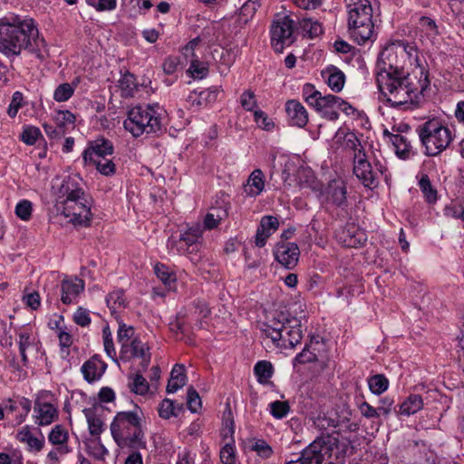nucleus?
<instances>
[{"mask_svg": "<svg viewBox=\"0 0 464 464\" xmlns=\"http://www.w3.org/2000/svg\"><path fill=\"white\" fill-rule=\"evenodd\" d=\"M423 406L424 402L420 395L411 394L401 403L399 413L410 416L420 411Z\"/></svg>", "mask_w": 464, "mask_h": 464, "instance_id": "c756f323", "label": "nucleus"}, {"mask_svg": "<svg viewBox=\"0 0 464 464\" xmlns=\"http://www.w3.org/2000/svg\"><path fill=\"white\" fill-rule=\"evenodd\" d=\"M73 322L82 327L88 326L91 322L90 311L83 307H78L73 314Z\"/></svg>", "mask_w": 464, "mask_h": 464, "instance_id": "bf43d9fd", "label": "nucleus"}, {"mask_svg": "<svg viewBox=\"0 0 464 464\" xmlns=\"http://www.w3.org/2000/svg\"><path fill=\"white\" fill-rule=\"evenodd\" d=\"M383 171L384 168L382 165H379L374 170L365 154H360L357 159L353 160V173L365 187H375L379 174L382 175Z\"/></svg>", "mask_w": 464, "mask_h": 464, "instance_id": "4468645a", "label": "nucleus"}, {"mask_svg": "<svg viewBox=\"0 0 464 464\" xmlns=\"http://www.w3.org/2000/svg\"><path fill=\"white\" fill-rule=\"evenodd\" d=\"M202 230L198 225L179 234V237H170L167 242L169 251L174 255L196 253L199 249Z\"/></svg>", "mask_w": 464, "mask_h": 464, "instance_id": "9b49d317", "label": "nucleus"}, {"mask_svg": "<svg viewBox=\"0 0 464 464\" xmlns=\"http://www.w3.org/2000/svg\"><path fill=\"white\" fill-rule=\"evenodd\" d=\"M180 410L179 406H175L172 400L164 399L159 406V415L160 418L168 420L172 416H177V411Z\"/></svg>", "mask_w": 464, "mask_h": 464, "instance_id": "49530a36", "label": "nucleus"}, {"mask_svg": "<svg viewBox=\"0 0 464 464\" xmlns=\"http://www.w3.org/2000/svg\"><path fill=\"white\" fill-rule=\"evenodd\" d=\"M154 272L158 278L167 285H170V284L176 280L175 275L171 273L169 268L163 264H157L154 267Z\"/></svg>", "mask_w": 464, "mask_h": 464, "instance_id": "5fc2aeb1", "label": "nucleus"}, {"mask_svg": "<svg viewBox=\"0 0 464 464\" xmlns=\"http://www.w3.org/2000/svg\"><path fill=\"white\" fill-rule=\"evenodd\" d=\"M84 281L79 277L64 278L61 283V301L64 304L74 303L84 289Z\"/></svg>", "mask_w": 464, "mask_h": 464, "instance_id": "6ab92c4d", "label": "nucleus"}, {"mask_svg": "<svg viewBox=\"0 0 464 464\" xmlns=\"http://www.w3.org/2000/svg\"><path fill=\"white\" fill-rule=\"evenodd\" d=\"M16 439L20 442L26 444L27 450L31 452L41 451L45 444L44 435L40 434L39 437H35L27 425L17 431Z\"/></svg>", "mask_w": 464, "mask_h": 464, "instance_id": "a878e982", "label": "nucleus"}, {"mask_svg": "<svg viewBox=\"0 0 464 464\" xmlns=\"http://www.w3.org/2000/svg\"><path fill=\"white\" fill-rule=\"evenodd\" d=\"M113 153L112 143L104 138H98L89 142L88 148L83 151L82 158L85 163L94 161L111 155Z\"/></svg>", "mask_w": 464, "mask_h": 464, "instance_id": "a211bd4d", "label": "nucleus"}, {"mask_svg": "<svg viewBox=\"0 0 464 464\" xmlns=\"http://www.w3.org/2000/svg\"><path fill=\"white\" fill-rule=\"evenodd\" d=\"M60 191L64 198L62 201L63 214L73 224L88 226L92 218L91 208L79 184L68 178L63 181Z\"/></svg>", "mask_w": 464, "mask_h": 464, "instance_id": "39448f33", "label": "nucleus"}, {"mask_svg": "<svg viewBox=\"0 0 464 464\" xmlns=\"http://www.w3.org/2000/svg\"><path fill=\"white\" fill-rule=\"evenodd\" d=\"M251 450L264 459H269L274 453L272 447L264 440H256L251 445Z\"/></svg>", "mask_w": 464, "mask_h": 464, "instance_id": "3c124183", "label": "nucleus"}, {"mask_svg": "<svg viewBox=\"0 0 464 464\" xmlns=\"http://www.w3.org/2000/svg\"><path fill=\"white\" fill-rule=\"evenodd\" d=\"M397 46L385 47L379 54L376 82L380 92L392 107L419 102L420 96L430 86L429 72L420 69V77L411 76L393 63Z\"/></svg>", "mask_w": 464, "mask_h": 464, "instance_id": "f257e3e1", "label": "nucleus"}, {"mask_svg": "<svg viewBox=\"0 0 464 464\" xmlns=\"http://www.w3.org/2000/svg\"><path fill=\"white\" fill-rule=\"evenodd\" d=\"M344 142L346 149L353 152V160L357 159V156L360 154H365L361 141L353 133L347 134Z\"/></svg>", "mask_w": 464, "mask_h": 464, "instance_id": "603ef678", "label": "nucleus"}, {"mask_svg": "<svg viewBox=\"0 0 464 464\" xmlns=\"http://www.w3.org/2000/svg\"><path fill=\"white\" fill-rule=\"evenodd\" d=\"M187 376L182 364H175L170 372V378L167 385V392H176L186 384Z\"/></svg>", "mask_w": 464, "mask_h": 464, "instance_id": "c85d7f7f", "label": "nucleus"}, {"mask_svg": "<svg viewBox=\"0 0 464 464\" xmlns=\"http://www.w3.org/2000/svg\"><path fill=\"white\" fill-rule=\"evenodd\" d=\"M44 47L45 41L39 36L33 19L17 15L0 18V53L6 58L14 59L24 50L40 56Z\"/></svg>", "mask_w": 464, "mask_h": 464, "instance_id": "f03ea898", "label": "nucleus"}, {"mask_svg": "<svg viewBox=\"0 0 464 464\" xmlns=\"http://www.w3.org/2000/svg\"><path fill=\"white\" fill-rule=\"evenodd\" d=\"M146 420L142 410L135 406L131 411H119L110 425L111 437L121 450L147 449Z\"/></svg>", "mask_w": 464, "mask_h": 464, "instance_id": "7ed1b4c3", "label": "nucleus"}, {"mask_svg": "<svg viewBox=\"0 0 464 464\" xmlns=\"http://www.w3.org/2000/svg\"><path fill=\"white\" fill-rule=\"evenodd\" d=\"M279 222L276 218L265 216L262 218L257 227L255 244L258 247H263L268 237L278 229Z\"/></svg>", "mask_w": 464, "mask_h": 464, "instance_id": "5701e85b", "label": "nucleus"}, {"mask_svg": "<svg viewBox=\"0 0 464 464\" xmlns=\"http://www.w3.org/2000/svg\"><path fill=\"white\" fill-rule=\"evenodd\" d=\"M419 187L428 203L432 204L437 200V190L432 187L427 175L421 177Z\"/></svg>", "mask_w": 464, "mask_h": 464, "instance_id": "a19ab883", "label": "nucleus"}, {"mask_svg": "<svg viewBox=\"0 0 464 464\" xmlns=\"http://www.w3.org/2000/svg\"><path fill=\"white\" fill-rule=\"evenodd\" d=\"M48 441L53 446V449L47 454V459L57 462L61 456L72 452L70 446V435L68 430L62 424L54 425L48 433Z\"/></svg>", "mask_w": 464, "mask_h": 464, "instance_id": "f8f14e48", "label": "nucleus"}, {"mask_svg": "<svg viewBox=\"0 0 464 464\" xmlns=\"http://www.w3.org/2000/svg\"><path fill=\"white\" fill-rule=\"evenodd\" d=\"M15 214L22 220H29L32 215V203L26 199L21 200L15 207Z\"/></svg>", "mask_w": 464, "mask_h": 464, "instance_id": "052dcab7", "label": "nucleus"}, {"mask_svg": "<svg viewBox=\"0 0 464 464\" xmlns=\"http://www.w3.org/2000/svg\"><path fill=\"white\" fill-rule=\"evenodd\" d=\"M383 135L389 138V141L392 142L393 147L395 148L396 155L403 160L409 159L411 155H414L415 153L412 151V146L409 139L402 134H393L389 130H385L383 131Z\"/></svg>", "mask_w": 464, "mask_h": 464, "instance_id": "393cba45", "label": "nucleus"}, {"mask_svg": "<svg viewBox=\"0 0 464 464\" xmlns=\"http://www.w3.org/2000/svg\"><path fill=\"white\" fill-rule=\"evenodd\" d=\"M271 44L276 53H282L295 40L294 21L288 15H276L270 27Z\"/></svg>", "mask_w": 464, "mask_h": 464, "instance_id": "9d476101", "label": "nucleus"}, {"mask_svg": "<svg viewBox=\"0 0 464 464\" xmlns=\"http://www.w3.org/2000/svg\"><path fill=\"white\" fill-rule=\"evenodd\" d=\"M106 369L107 364L102 361L100 355L94 354L82 364L81 372L84 380L92 383L100 380Z\"/></svg>", "mask_w": 464, "mask_h": 464, "instance_id": "aec40b11", "label": "nucleus"}, {"mask_svg": "<svg viewBox=\"0 0 464 464\" xmlns=\"http://www.w3.org/2000/svg\"><path fill=\"white\" fill-rule=\"evenodd\" d=\"M260 331L272 342L280 348L286 349L288 339L286 330V321L276 319V317L260 324Z\"/></svg>", "mask_w": 464, "mask_h": 464, "instance_id": "dca6fc26", "label": "nucleus"}, {"mask_svg": "<svg viewBox=\"0 0 464 464\" xmlns=\"http://www.w3.org/2000/svg\"><path fill=\"white\" fill-rule=\"evenodd\" d=\"M235 432V423L230 410L224 413L221 435L225 441L234 440L233 435Z\"/></svg>", "mask_w": 464, "mask_h": 464, "instance_id": "37998d69", "label": "nucleus"}, {"mask_svg": "<svg viewBox=\"0 0 464 464\" xmlns=\"http://www.w3.org/2000/svg\"><path fill=\"white\" fill-rule=\"evenodd\" d=\"M119 85L126 96L132 95V92L136 88L134 75L129 72L123 74L119 81Z\"/></svg>", "mask_w": 464, "mask_h": 464, "instance_id": "6e6d98bb", "label": "nucleus"}, {"mask_svg": "<svg viewBox=\"0 0 464 464\" xmlns=\"http://www.w3.org/2000/svg\"><path fill=\"white\" fill-rule=\"evenodd\" d=\"M444 215L449 218H460L464 220V210L462 203L452 202L444 208Z\"/></svg>", "mask_w": 464, "mask_h": 464, "instance_id": "0e129e2a", "label": "nucleus"}, {"mask_svg": "<svg viewBox=\"0 0 464 464\" xmlns=\"http://www.w3.org/2000/svg\"><path fill=\"white\" fill-rule=\"evenodd\" d=\"M163 114L158 103L137 105L129 110L123 126L136 138L143 134L159 135L163 130Z\"/></svg>", "mask_w": 464, "mask_h": 464, "instance_id": "20e7f679", "label": "nucleus"}, {"mask_svg": "<svg viewBox=\"0 0 464 464\" xmlns=\"http://www.w3.org/2000/svg\"><path fill=\"white\" fill-rule=\"evenodd\" d=\"M258 7L259 5L257 2L249 0L240 8L239 15L241 17H245V23H246L250 18L254 16Z\"/></svg>", "mask_w": 464, "mask_h": 464, "instance_id": "338daca9", "label": "nucleus"}, {"mask_svg": "<svg viewBox=\"0 0 464 464\" xmlns=\"http://www.w3.org/2000/svg\"><path fill=\"white\" fill-rule=\"evenodd\" d=\"M86 3L97 11H111L116 8L117 0H85Z\"/></svg>", "mask_w": 464, "mask_h": 464, "instance_id": "13d9d810", "label": "nucleus"}, {"mask_svg": "<svg viewBox=\"0 0 464 464\" xmlns=\"http://www.w3.org/2000/svg\"><path fill=\"white\" fill-rule=\"evenodd\" d=\"M341 102V98L333 94L323 96L322 93L314 101V108L318 111L328 108H337V103Z\"/></svg>", "mask_w": 464, "mask_h": 464, "instance_id": "ea45409f", "label": "nucleus"}, {"mask_svg": "<svg viewBox=\"0 0 464 464\" xmlns=\"http://www.w3.org/2000/svg\"><path fill=\"white\" fill-rule=\"evenodd\" d=\"M286 330L288 334L287 348H294L303 338L300 323L297 319H286Z\"/></svg>", "mask_w": 464, "mask_h": 464, "instance_id": "7c9ffc66", "label": "nucleus"}, {"mask_svg": "<svg viewBox=\"0 0 464 464\" xmlns=\"http://www.w3.org/2000/svg\"><path fill=\"white\" fill-rule=\"evenodd\" d=\"M86 164L93 165L96 167L97 170L105 176H110L115 173V164L111 160L106 159V157H102L101 160H96L94 161H88Z\"/></svg>", "mask_w": 464, "mask_h": 464, "instance_id": "de8ad7c7", "label": "nucleus"}, {"mask_svg": "<svg viewBox=\"0 0 464 464\" xmlns=\"http://www.w3.org/2000/svg\"><path fill=\"white\" fill-rule=\"evenodd\" d=\"M299 24L304 35L309 38H314L323 34L322 24L313 18L304 17Z\"/></svg>", "mask_w": 464, "mask_h": 464, "instance_id": "473e14b6", "label": "nucleus"}, {"mask_svg": "<svg viewBox=\"0 0 464 464\" xmlns=\"http://www.w3.org/2000/svg\"><path fill=\"white\" fill-rule=\"evenodd\" d=\"M346 187L342 180H333L327 188V199L337 207L346 204Z\"/></svg>", "mask_w": 464, "mask_h": 464, "instance_id": "bb28decb", "label": "nucleus"}, {"mask_svg": "<svg viewBox=\"0 0 464 464\" xmlns=\"http://www.w3.org/2000/svg\"><path fill=\"white\" fill-rule=\"evenodd\" d=\"M16 336L22 364L13 361L11 366L14 370L18 371L22 367H27L30 356L35 360L43 359L44 352L42 351L41 342L31 330L21 328L17 331Z\"/></svg>", "mask_w": 464, "mask_h": 464, "instance_id": "1a4fd4ad", "label": "nucleus"}, {"mask_svg": "<svg viewBox=\"0 0 464 464\" xmlns=\"http://www.w3.org/2000/svg\"><path fill=\"white\" fill-rule=\"evenodd\" d=\"M266 186L265 174L260 169H255L243 185L244 193L250 198H256Z\"/></svg>", "mask_w": 464, "mask_h": 464, "instance_id": "b1692460", "label": "nucleus"}, {"mask_svg": "<svg viewBox=\"0 0 464 464\" xmlns=\"http://www.w3.org/2000/svg\"><path fill=\"white\" fill-rule=\"evenodd\" d=\"M348 8V29L358 44L372 41L374 24L373 9L370 0H352Z\"/></svg>", "mask_w": 464, "mask_h": 464, "instance_id": "423d86ee", "label": "nucleus"}, {"mask_svg": "<svg viewBox=\"0 0 464 464\" xmlns=\"http://www.w3.org/2000/svg\"><path fill=\"white\" fill-rule=\"evenodd\" d=\"M35 423L39 426L50 425L58 419V409L52 402L51 394L48 392H40L34 406Z\"/></svg>", "mask_w": 464, "mask_h": 464, "instance_id": "ddd939ff", "label": "nucleus"}, {"mask_svg": "<svg viewBox=\"0 0 464 464\" xmlns=\"http://www.w3.org/2000/svg\"><path fill=\"white\" fill-rule=\"evenodd\" d=\"M42 137L39 128L34 126H26L21 133V140L27 145H34L36 140Z\"/></svg>", "mask_w": 464, "mask_h": 464, "instance_id": "864d4df0", "label": "nucleus"}, {"mask_svg": "<svg viewBox=\"0 0 464 464\" xmlns=\"http://www.w3.org/2000/svg\"><path fill=\"white\" fill-rule=\"evenodd\" d=\"M188 74H189L193 79H203L208 73V67L206 63L201 62L198 59L192 60L189 63V66L187 70Z\"/></svg>", "mask_w": 464, "mask_h": 464, "instance_id": "58836bf2", "label": "nucleus"}, {"mask_svg": "<svg viewBox=\"0 0 464 464\" xmlns=\"http://www.w3.org/2000/svg\"><path fill=\"white\" fill-rule=\"evenodd\" d=\"M299 255V247L295 243L279 242L274 250L276 260L289 269L296 266Z\"/></svg>", "mask_w": 464, "mask_h": 464, "instance_id": "f3484780", "label": "nucleus"}, {"mask_svg": "<svg viewBox=\"0 0 464 464\" xmlns=\"http://www.w3.org/2000/svg\"><path fill=\"white\" fill-rule=\"evenodd\" d=\"M102 339H103V346L106 354L111 358L113 361H117L116 358V350L113 343L111 331L110 329L109 324H106L102 329Z\"/></svg>", "mask_w": 464, "mask_h": 464, "instance_id": "c03bdc74", "label": "nucleus"}, {"mask_svg": "<svg viewBox=\"0 0 464 464\" xmlns=\"http://www.w3.org/2000/svg\"><path fill=\"white\" fill-rule=\"evenodd\" d=\"M200 39L198 37L189 41L187 45L182 49V53L188 63L192 60L198 59L199 57L196 53V48L198 47Z\"/></svg>", "mask_w": 464, "mask_h": 464, "instance_id": "69168bd1", "label": "nucleus"}, {"mask_svg": "<svg viewBox=\"0 0 464 464\" xmlns=\"http://www.w3.org/2000/svg\"><path fill=\"white\" fill-rule=\"evenodd\" d=\"M118 323H119V328H118V331H117V339H118V342L121 343V346L125 344V343H130V341L132 340V337L134 335V328L132 326H130V325H127L126 324H124L122 321H121L120 319L117 320Z\"/></svg>", "mask_w": 464, "mask_h": 464, "instance_id": "09e8293b", "label": "nucleus"}, {"mask_svg": "<svg viewBox=\"0 0 464 464\" xmlns=\"http://www.w3.org/2000/svg\"><path fill=\"white\" fill-rule=\"evenodd\" d=\"M338 440L330 435L318 436L295 460L285 464H335L338 459Z\"/></svg>", "mask_w": 464, "mask_h": 464, "instance_id": "6e6552de", "label": "nucleus"}, {"mask_svg": "<svg viewBox=\"0 0 464 464\" xmlns=\"http://www.w3.org/2000/svg\"><path fill=\"white\" fill-rule=\"evenodd\" d=\"M129 386L136 394L144 395L149 391V383L141 374H135L130 378Z\"/></svg>", "mask_w": 464, "mask_h": 464, "instance_id": "a18cd8bd", "label": "nucleus"}, {"mask_svg": "<svg viewBox=\"0 0 464 464\" xmlns=\"http://www.w3.org/2000/svg\"><path fill=\"white\" fill-rule=\"evenodd\" d=\"M424 154L436 157L444 151L452 141L451 130L438 119H430L416 129Z\"/></svg>", "mask_w": 464, "mask_h": 464, "instance_id": "0eeeda50", "label": "nucleus"}, {"mask_svg": "<svg viewBox=\"0 0 464 464\" xmlns=\"http://www.w3.org/2000/svg\"><path fill=\"white\" fill-rule=\"evenodd\" d=\"M254 118L257 125L266 130H270L274 127L272 121L261 110L254 111Z\"/></svg>", "mask_w": 464, "mask_h": 464, "instance_id": "774afa93", "label": "nucleus"}, {"mask_svg": "<svg viewBox=\"0 0 464 464\" xmlns=\"http://www.w3.org/2000/svg\"><path fill=\"white\" fill-rule=\"evenodd\" d=\"M219 458L223 464H236L237 450L234 440L225 441L220 450Z\"/></svg>", "mask_w": 464, "mask_h": 464, "instance_id": "e433bc0d", "label": "nucleus"}, {"mask_svg": "<svg viewBox=\"0 0 464 464\" xmlns=\"http://www.w3.org/2000/svg\"><path fill=\"white\" fill-rule=\"evenodd\" d=\"M227 217V210L226 208H211L204 218V226L208 229L215 228Z\"/></svg>", "mask_w": 464, "mask_h": 464, "instance_id": "2f4dec72", "label": "nucleus"}, {"mask_svg": "<svg viewBox=\"0 0 464 464\" xmlns=\"http://www.w3.org/2000/svg\"><path fill=\"white\" fill-rule=\"evenodd\" d=\"M218 94V89L216 87L207 89L198 93V104H208L216 102Z\"/></svg>", "mask_w": 464, "mask_h": 464, "instance_id": "e2e57ef3", "label": "nucleus"}, {"mask_svg": "<svg viewBox=\"0 0 464 464\" xmlns=\"http://www.w3.org/2000/svg\"><path fill=\"white\" fill-rule=\"evenodd\" d=\"M285 111L291 125L303 128L307 124L308 112L300 102L296 100L286 102Z\"/></svg>", "mask_w": 464, "mask_h": 464, "instance_id": "4be33fe9", "label": "nucleus"}, {"mask_svg": "<svg viewBox=\"0 0 464 464\" xmlns=\"http://www.w3.org/2000/svg\"><path fill=\"white\" fill-rule=\"evenodd\" d=\"M339 239L344 246L359 247L366 242L367 236L362 229L359 228L355 224L351 223L347 224L340 232Z\"/></svg>", "mask_w": 464, "mask_h": 464, "instance_id": "412c9836", "label": "nucleus"}, {"mask_svg": "<svg viewBox=\"0 0 464 464\" xmlns=\"http://www.w3.org/2000/svg\"><path fill=\"white\" fill-rule=\"evenodd\" d=\"M255 374L260 383H266L272 377L273 365L267 361H259L254 367Z\"/></svg>", "mask_w": 464, "mask_h": 464, "instance_id": "4c0bfd02", "label": "nucleus"}, {"mask_svg": "<svg viewBox=\"0 0 464 464\" xmlns=\"http://www.w3.org/2000/svg\"><path fill=\"white\" fill-rule=\"evenodd\" d=\"M370 391L375 394L380 395L387 391L389 388V380L383 374H375L367 380Z\"/></svg>", "mask_w": 464, "mask_h": 464, "instance_id": "f704fd0d", "label": "nucleus"}, {"mask_svg": "<svg viewBox=\"0 0 464 464\" xmlns=\"http://www.w3.org/2000/svg\"><path fill=\"white\" fill-rule=\"evenodd\" d=\"M270 413L276 419L285 418L290 411L288 401H275L269 404Z\"/></svg>", "mask_w": 464, "mask_h": 464, "instance_id": "8fccbe9b", "label": "nucleus"}, {"mask_svg": "<svg viewBox=\"0 0 464 464\" xmlns=\"http://www.w3.org/2000/svg\"><path fill=\"white\" fill-rule=\"evenodd\" d=\"M82 411L87 420L90 433L99 436L103 430V421L96 416L93 409H84Z\"/></svg>", "mask_w": 464, "mask_h": 464, "instance_id": "72a5a7b5", "label": "nucleus"}, {"mask_svg": "<svg viewBox=\"0 0 464 464\" xmlns=\"http://www.w3.org/2000/svg\"><path fill=\"white\" fill-rule=\"evenodd\" d=\"M150 348L146 343L138 338H133L130 343L121 346L120 359L129 362L133 358L141 360L140 365L143 369H147L150 362Z\"/></svg>", "mask_w": 464, "mask_h": 464, "instance_id": "2eb2a0df", "label": "nucleus"}, {"mask_svg": "<svg viewBox=\"0 0 464 464\" xmlns=\"http://www.w3.org/2000/svg\"><path fill=\"white\" fill-rule=\"evenodd\" d=\"M106 302L111 315H113L116 320H119V310L124 309L128 304L124 291L121 289L112 291L107 295Z\"/></svg>", "mask_w": 464, "mask_h": 464, "instance_id": "cd10ccee", "label": "nucleus"}, {"mask_svg": "<svg viewBox=\"0 0 464 464\" xmlns=\"http://www.w3.org/2000/svg\"><path fill=\"white\" fill-rule=\"evenodd\" d=\"M344 82L345 75L342 71L336 67L328 69L327 83L333 91L340 92L343 88Z\"/></svg>", "mask_w": 464, "mask_h": 464, "instance_id": "c9c22d12", "label": "nucleus"}, {"mask_svg": "<svg viewBox=\"0 0 464 464\" xmlns=\"http://www.w3.org/2000/svg\"><path fill=\"white\" fill-rule=\"evenodd\" d=\"M187 405L191 412H197L201 408V399L193 387L188 389Z\"/></svg>", "mask_w": 464, "mask_h": 464, "instance_id": "4d7b16f0", "label": "nucleus"}, {"mask_svg": "<svg viewBox=\"0 0 464 464\" xmlns=\"http://www.w3.org/2000/svg\"><path fill=\"white\" fill-rule=\"evenodd\" d=\"M316 360V354L309 350L308 345H305L303 351L295 357L293 363L295 366L297 363L304 364L315 362Z\"/></svg>", "mask_w": 464, "mask_h": 464, "instance_id": "680f3d73", "label": "nucleus"}, {"mask_svg": "<svg viewBox=\"0 0 464 464\" xmlns=\"http://www.w3.org/2000/svg\"><path fill=\"white\" fill-rule=\"evenodd\" d=\"M75 85L64 82L58 85L53 92V99L58 102L68 101L73 94Z\"/></svg>", "mask_w": 464, "mask_h": 464, "instance_id": "79ce46f5", "label": "nucleus"}]
</instances>
